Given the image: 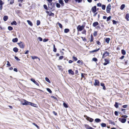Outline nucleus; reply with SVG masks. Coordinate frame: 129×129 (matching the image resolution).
Segmentation results:
<instances>
[{"instance_id": "1", "label": "nucleus", "mask_w": 129, "mask_h": 129, "mask_svg": "<svg viewBox=\"0 0 129 129\" xmlns=\"http://www.w3.org/2000/svg\"><path fill=\"white\" fill-rule=\"evenodd\" d=\"M83 24L82 26L79 25L77 27V29L78 31H81L82 30L84 29V27L85 26L86 23L84 22L83 23Z\"/></svg>"}, {"instance_id": "2", "label": "nucleus", "mask_w": 129, "mask_h": 129, "mask_svg": "<svg viewBox=\"0 0 129 129\" xmlns=\"http://www.w3.org/2000/svg\"><path fill=\"white\" fill-rule=\"evenodd\" d=\"M92 26L94 27H95V28L98 29H100L101 27L100 26V24L99 23L97 22H95L93 23Z\"/></svg>"}, {"instance_id": "3", "label": "nucleus", "mask_w": 129, "mask_h": 129, "mask_svg": "<svg viewBox=\"0 0 129 129\" xmlns=\"http://www.w3.org/2000/svg\"><path fill=\"white\" fill-rule=\"evenodd\" d=\"M21 104L23 105H29V104H31V103L27 101L26 100L23 99L21 101Z\"/></svg>"}, {"instance_id": "4", "label": "nucleus", "mask_w": 129, "mask_h": 129, "mask_svg": "<svg viewBox=\"0 0 129 129\" xmlns=\"http://www.w3.org/2000/svg\"><path fill=\"white\" fill-rule=\"evenodd\" d=\"M111 9V6L110 4H109L107 5L106 9V12L107 13H110Z\"/></svg>"}, {"instance_id": "5", "label": "nucleus", "mask_w": 129, "mask_h": 129, "mask_svg": "<svg viewBox=\"0 0 129 129\" xmlns=\"http://www.w3.org/2000/svg\"><path fill=\"white\" fill-rule=\"evenodd\" d=\"M109 53L107 51H105L104 53L103 54L102 57V58H104L106 56H109Z\"/></svg>"}, {"instance_id": "6", "label": "nucleus", "mask_w": 129, "mask_h": 129, "mask_svg": "<svg viewBox=\"0 0 129 129\" xmlns=\"http://www.w3.org/2000/svg\"><path fill=\"white\" fill-rule=\"evenodd\" d=\"M84 117H85L86 119L87 120L89 121L90 122H92L93 120V119L88 117L86 115H85L84 116Z\"/></svg>"}, {"instance_id": "7", "label": "nucleus", "mask_w": 129, "mask_h": 129, "mask_svg": "<svg viewBox=\"0 0 129 129\" xmlns=\"http://www.w3.org/2000/svg\"><path fill=\"white\" fill-rule=\"evenodd\" d=\"M19 45L20 48H24V43L21 42H20L17 43Z\"/></svg>"}, {"instance_id": "8", "label": "nucleus", "mask_w": 129, "mask_h": 129, "mask_svg": "<svg viewBox=\"0 0 129 129\" xmlns=\"http://www.w3.org/2000/svg\"><path fill=\"white\" fill-rule=\"evenodd\" d=\"M94 85L95 86H100V82L99 81L96 79L95 80L94 83Z\"/></svg>"}, {"instance_id": "9", "label": "nucleus", "mask_w": 129, "mask_h": 129, "mask_svg": "<svg viewBox=\"0 0 129 129\" xmlns=\"http://www.w3.org/2000/svg\"><path fill=\"white\" fill-rule=\"evenodd\" d=\"M92 12L93 13H95L96 11V6H95L92 7L91 9Z\"/></svg>"}, {"instance_id": "10", "label": "nucleus", "mask_w": 129, "mask_h": 129, "mask_svg": "<svg viewBox=\"0 0 129 129\" xmlns=\"http://www.w3.org/2000/svg\"><path fill=\"white\" fill-rule=\"evenodd\" d=\"M46 12L50 16H53V17L54 16V13H53L51 12H49V11H46Z\"/></svg>"}, {"instance_id": "11", "label": "nucleus", "mask_w": 129, "mask_h": 129, "mask_svg": "<svg viewBox=\"0 0 129 129\" xmlns=\"http://www.w3.org/2000/svg\"><path fill=\"white\" fill-rule=\"evenodd\" d=\"M104 60L105 62L103 63V65L105 66L109 63V59L105 58L104 59Z\"/></svg>"}, {"instance_id": "12", "label": "nucleus", "mask_w": 129, "mask_h": 129, "mask_svg": "<svg viewBox=\"0 0 129 129\" xmlns=\"http://www.w3.org/2000/svg\"><path fill=\"white\" fill-rule=\"evenodd\" d=\"M118 120L119 121L123 123H125L126 121V119L125 118H119L118 119Z\"/></svg>"}, {"instance_id": "13", "label": "nucleus", "mask_w": 129, "mask_h": 129, "mask_svg": "<svg viewBox=\"0 0 129 129\" xmlns=\"http://www.w3.org/2000/svg\"><path fill=\"white\" fill-rule=\"evenodd\" d=\"M100 48H99L97 49H95L93 50L90 51L89 52L90 53H91L94 52H96L100 50Z\"/></svg>"}, {"instance_id": "14", "label": "nucleus", "mask_w": 129, "mask_h": 129, "mask_svg": "<svg viewBox=\"0 0 129 129\" xmlns=\"http://www.w3.org/2000/svg\"><path fill=\"white\" fill-rule=\"evenodd\" d=\"M31 81L33 82L35 84H36L37 86H39V84L37 82L35 81L34 79L33 78H31Z\"/></svg>"}, {"instance_id": "15", "label": "nucleus", "mask_w": 129, "mask_h": 129, "mask_svg": "<svg viewBox=\"0 0 129 129\" xmlns=\"http://www.w3.org/2000/svg\"><path fill=\"white\" fill-rule=\"evenodd\" d=\"M58 2L61 5L62 7L64 6V3L63 2V1L62 0H59Z\"/></svg>"}, {"instance_id": "16", "label": "nucleus", "mask_w": 129, "mask_h": 129, "mask_svg": "<svg viewBox=\"0 0 129 129\" xmlns=\"http://www.w3.org/2000/svg\"><path fill=\"white\" fill-rule=\"evenodd\" d=\"M125 18L127 21L129 20V14L127 13L126 14Z\"/></svg>"}, {"instance_id": "17", "label": "nucleus", "mask_w": 129, "mask_h": 129, "mask_svg": "<svg viewBox=\"0 0 129 129\" xmlns=\"http://www.w3.org/2000/svg\"><path fill=\"white\" fill-rule=\"evenodd\" d=\"M77 63H80V64L82 65L83 64V62L82 60H79L77 61Z\"/></svg>"}, {"instance_id": "18", "label": "nucleus", "mask_w": 129, "mask_h": 129, "mask_svg": "<svg viewBox=\"0 0 129 129\" xmlns=\"http://www.w3.org/2000/svg\"><path fill=\"white\" fill-rule=\"evenodd\" d=\"M68 71L69 74H71L72 75H73L74 74V72L72 71V70H68Z\"/></svg>"}, {"instance_id": "19", "label": "nucleus", "mask_w": 129, "mask_h": 129, "mask_svg": "<svg viewBox=\"0 0 129 129\" xmlns=\"http://www.w3.org/2000/svg\"><path fill=\"white\" fill-rule=\"evenodd\" d=\"M84 75H87V74H86L85 73H82L81 74V79H82V78H84L85 79H86V78L84 76Z\"/></svg>"}, {"instance_id": "20", "label": "nucleus", "mask_w": 129, "mask_h": 129, "mask_svg": "<svg viewBox=\"0 0 129 129\" xmlns=\"http://www.w3.org/2000/svg\"><path fill=\"white\" fill-rule=\"evenodd\" d=\"M109 123L113 125H115V124L114 122L112 121L111 120H109Z\"/></svg>"}, {"instance_id": "21", "label": "nucleus", "mask_w": 129, "mask_h": 129, "mask_svg": "<svg viewBox=\"0 0 129 129\" xmlns=\"http://www.w3.org/2000/svg\"><path fill=\"white\" fill-rule=\"evenodd\" d=\"M90 42H93L94 40V38L93 37V36L92 34H91L90 35Z\"/></svg>"}, {"instance_id": "22", "label": "nucleus", "mask_w": 129, "mask_h": 129, "mask_svg": "<svg viewBox=\"0 0 129 129\" xmlns=\"http://www.w3.org/2000/svg\"><path fill=\"white\" fill-rule=\"evenodd\" d=\"M18 41V39L17 38H15L13 39H12V41L14 43H16Z\"/></svg>"}, {"instance_id": "23", "label": "nucleus", "mask_w": 129, "mask_h": 129, "mask_svg": "<svg viewBox=\"0 0 129 129\" xmlns=\"http://www.w3.org/2000/svg\"><path fill=\"white\" fill-rule=\"evenodd\" d=\"M3 19L5 21H6L8 19V17L7 16H4Z\"/></svg>"}, {"instance_id": "24", "label": "nucleus", "mask_w": 129, "mask_h": 129, "mask_svg": "<svg viewBox=\"0 0 129 129\" xmlns=\"http://www.w3.org/2000/svg\"><path fill=\"white\" fill-rule=\"evenodd\" d=\"M101 86H102L103 87V89H104V90L106 89V87H105V84H104V83H101Z\"/></svg>"}, {"instance_id": "25", "label": "nucleus", "mask_w": 129, "mask_h": 129, "mask_svg": "<svg viewBox=\"0 0 129 129\" xmlns=\"http://www.w3.org/2000/svg\"><path fill=\"white\" fill-rule=\"evenodd\" d=\"M27 21L28 22V24L30 26H32L33 25V24L32 22L29 20H27Z\"/></svg>"}, {"instance_id": "26", "label": "nucleus", "mask_w": 129, "mask_h": 129, "mask_svg": "<svg viewBox=\"0 0 129 129\" xmlns=\"http://www.w3.org/2000/svg\"><path fill=\"white\" fill-rule=\"evenodd\" d=\"M121 53L123 55L126 54V52L125 51L124 49H122L121 50Z\"/></svg>"}, {"instance_id": "27", "label": "nucleus", "mask_w": 129, "mask_h": 129, "mask_svg": "<svg viewBox=\"0 0 129 129\" xmlns=\"http://www.w3.org/2000/svg\"><path fill=\"white\" fill-rule=\"evenodd\" d=\"M57 24H58L59 26V27L61 28H62V24L59 23L58 22H57Z\"/></svg>"}, {"instance_id": "28", "label": "nucleus", "mask_w": 129, "mask_h": 129, "mask_svg": "<svg viewBox=\"0 0 129 129\" xmlns=\"http://www.w3.org/2000/svg\"><path fill=\"white\" fill-rule=\"evenodd\" d=\"M13 50L14 52H17L18 51V49L17 47H15L13 48Z\"/></svg>"}, {"instance_id": "29", "label": "nucleus", "mask_w": 129, "mask_h": 129, "mask_svg": "<svg viewBox=\"0 0 129 129\" xmlns=\"http://www.w3.org/2000/svg\"><path fill=\"white\" fill-rule=\"evenodd\" d=\"M81 32V33L82 34H84L85 35H86V30L84 29Z\"/></svg>"}, {"instance_id": "30", "label": "nucleus", "mask_w": 129, "mask_h": 129, "mask_svg": "<svg viewBox=\"0 0 129 129\" xmlns=\"http://www.w3.org/2000/svg\"><path fill=\"white\" fill-rule=\"evenodd\" d=\"M101 120L99 118H96L95 119V121L97 122H99L101 121Z\"/></svg>"}, {"instance_id": "31", "label": "nucleus", "mask_w": 129, "mask_h": 129, "mask_svg": "<svg viewBox=\"0 0 129 129\" xmlns=\"http://www.w3.org/2000/svg\"><path fill=\"white\" fill-rule=\"evenodd\" d=\"M125 6L124 4H122L120 7V9L121 10H123L125 7Z\"/></svg>"}, {"instance_id": "32", "label": "nucleus", "mask_w": 129, "mask_h": 129, "mask_svg": "<svg viewBox=\"0 0 129 129\" xmlns=\"http://www.w3.org/2000/svg\"><path fill=\"white\" fill-rule=\"evenodd\" d=\"M110 41V39L109 38H107L106 39L105 41L108 44L109 42Z\"/></svg>"}, {"instance_id": "33", "label": "nucleus", "mask_w": 129, "mask_h": 129, "mask_svg": "<svg viewBox=\"0 0 129 129\" xmlns=\"http://www.w3.org/2000/svg\"><path fill=\"white\" fill-rule=\"evenodd\" d=\"M70 31V30L69 29L66 28L64 29V32L65 33H67Z\"/></svg>"}, {"instance_id": "34", "label": "nucleus", "mask_w": 129, "mask_h": 129, "mask_svg": "<svg viewBox=\"0 0 129 129\" xmlns=\"http://www.w3.org/2000/svg\"><path fill=\"white\" fill-rule=\"evenodd\" d=\"M51 5L52 6V7L50 8V9L51 10L53 8L55 7V5L54 3H51Z\"/></svg>"}, {"instance_id": "35", "label": "nucleus", "mask_w": 129, "mask_h": 129, "mask_svg": "<svg viewBox=\"0 0 129 129\" xmlns=\"http://www.w3.org/2000/svg\"><path fill=\"white\" fill-rule=\"evenodd\" d=\"M53 51L55 52H56L57 51V49L55 48V44H54L53 45Z\"/></svg>"}, {"instance_id": "36", "label": "nucleus", "mask_w": 129, "mask_h": 129, "mask_svg": "<svg viewBox=\"0 0 129 129\" xmlns=\"http://www.w3.org/2000/svg\"><path fill=\"white\" fill-rule=\"evenodd\" d=\"M11 25H16L17 24V23L15 21H14L12 22L11 23Z\"/></svg>"}, {"instance_id": "37", "label": "nucleus", "mask_w": 129, "mask_h": 129, "mask_svg": "<svg viewBox=\"0 0 129 129\" xmlns=\"http://www.w3.org/2000/svg\"><path fill=\"white\" fill-rule=\"evenodd\" d=\"M102 8L103 10H105L106 8V5H102Z\"/></svg>"}, {"instance_id": "38", "label": "nucleus", "mask_w": 129, "mask_h": 129, "mask_svg": "<svg viewBox=\"0 0 129 129\" xmlns=\"http://www.w3.org/2000/svg\"><path fill=\"white\" fill-rule=\"evenodd\" d=\"M32 124L35 125L38 129H40V127L35 123L32 122Z\"/></svg>"}, {"instance_id": "39", "label": "nucleus", "mask_w": 129, "mask_h": 129, "mask_svg": "<svg viewBox=\"0 0 129 129\" xmlns=\"http://www.w3.org/2000/svg\"><path fill=\"white\" fill-rule=\"evenodd\" d=\"M84 125L86 129H88L89 127H90L88 124H85Z\"/></svg>"}, {"instance_id": "40", "label": "nucleus", "mask_w": 129, "mask_h": 129, "mask_svg": "<svg viewBox=\"0 0 129 129\" xmlns=\"http://www.w3.org/2000/svg\"><path fill=\"white\" fill-rule=\"evenodd\" d=\"M111 18V16H110L109 17H108L107 18L106 21L107 22H108L109 21V20H110V19Z\"/></svg>"}, {"instance_id": "41", "label": "nucleus", "mask_w": 129, "mask_h": 129, "mask_svg": "<svg viewBox=\"0 0 129 129\" xmlns=\"http://www.w3.org/2000/svg\"><path fill=\"white\" fill-rule=\"evenodd\" d=\"M101 126L102 127H104L106 126V125L105 123H102L101 124Z\"/></svg>"}, {"instance_id": "42", "label": "nucleus", "mask_w": 129, "mask_h": 129, "mask_svg": "<svg viewBox=\"0 0 129 129\" xmlns=\"http://www.w3.org/2000/svg\"><path fill=\"white\" fill-rule=\"evenodd\" d=\"M114 106L116 108H117L118 107V103L117 102H116L115 104L114 105Z\"/></svg>"}, {"instance_id": "43", "label": "nucleus", "mask_w": 129, "mask_h": 129, "mask_svg": "<svg viewBox=\"0 0 129 129\" xmlns=\"http://www.w3.org/2000/svg\"><path fill=\"white\" fill-rule=\"evenodd\" d=\"M72 58L73 59L74 61H76L77 60H78L77 58L76 57L74 56H73Z\"/></svg>"}, {"instance_id": "44", "label": "nucleus", "mask_w": 129, "mask_h": 129, "mask_svg": "<svg viewBox=\"0 0 129 129\" xmlns=\"http://www.w3.org/2000/svg\"><path fill=\"white\" fill-rule=\"evenodd\" d=\"M10 1V3L11 4H12L14 3V0H9L8 1Z\"/></svg>"}, {"instance_id": "45", "label": "nucleus", "mask_w": 129, "mask_h": 129, "mask_svg": "<svg viewBox=\"0 0 129 129\" xmlns=\"http://www.w3.org/2000/svg\"><path fill=\"white\" fill-rule=\"evenodd\" d=\"M8 29L9 30H11L13 29V27L11 26H9L8 27Z\"/></svg>"}, {"instance_id": "46", "label": "nucleus", "mask_w": 129, "mask_h": 129, "mask_svg": "<svg viewBox=\"0 0 129 129\" xmlns=\"http://www.w3.org/2000/svg\"><path fill=\"white\" fill-rule=\"evenodd\" d=\"M31 57L33 59H37V58H38V57L35 56H31Z\"/></svg>"}, {"instance_id": "47", "label": "nucleus", "mask_w": 129, "mask_h": 129, "mask_svg": "<svg viewBox=\"0 0 129 129\" xmlns=\"http://www.w3.org/2000/svg\"><path fill=\"white\" fill-rule=\"evenodd\" d=\"M97 31H94L93 33V35L94 36H96L97 35Z\"/></svg>"}, {"instance_id": "48", "label": "nucleus", "mask_w": 129, "mask_h": 129, "mask_svg": "<svg viewBox=\"0 0 129 129\" xmlns=\"http://www.w3.org/2000/svg\"><path fill=\"white\" fill-rule=\"evenodd\" d=\"M40 22L39 20H37V26H38L40 24Z\"/></svg>"}, {"instance_id": "49", "label": "nucleus", "mask_w": 129, "mask_h": 129, "mask_svg": "<svg viewBox=\"0 0 129 129\" xmlns=\"http://www.w3.org/2000/svg\"><path fill=\"white\" fill-rule=\"evenodd\" d=\"M45 79L47 81V82H48L49 83H50V80H49V79L48 78L46 77L45 78Z\"/></svg>"}, {"instance_id": "50", "label": "nucleus", "mask_w": 129, "mask_h": 129, "mask_svg": "<svg viewBox=\"0 0 129 129\" xmlns=\"http://www.w3.org/2000/svg\"><path fill=\"white\" fill-rule=\"evenodd\" d=\"M56 7L58 8H59L61 6L60 4L58 3H57L56 4Z\"/></svg>"}, {"instance_id": "51", "label": "nucleus", "mask_w": 129, "mask_h": 129, "mask_svg": "<svg viewBox=\"0 0 129 129\" xmlns=\"http://www.w3.org/2000/svg\"><path fill=\"white\" fill-rule=\"evenodd\" d=\"M92 60L95 62H96L98 61V59L94 57L92 58Z\"/></svg>"}, {"instance_id": "52", "label": "nucleus", "mask_w": 129, "mask_h": 129, "mask_svg": "<svg viewBox=\"0 0 129 129\" xmlns=\"http://www.w3.org/2000/svg\"><path fill=\"white\" fill-rule=\"evenodd\" d=\"M96 43H97V44L99 45H101V43L99 42V41H96Z\"/></svg>"}, {"instance_id": "53", "label": "nucleus", "mask_w": 129, "mask_h": 129, "mask_svg": "<svg viewBox=\"0 0 129 129\" xmlns=\"http://www.w3.org/2000/svg\"><path fill=\"white\" fill-rule=\"evenodd\" d=\"M112 22H113V24H116L117 23V21H116L114 20H112Z\"/></svg>"}, {"instance_id": "54", "label": "nucleus", "mask_w": 129, "mask_h": 129, "mask_svg": "<svg viewBox=\"0 0 129 129\" xmlns=\"http://www.w3.org/2000/svg\"><path fill=\"white\" fill-rule=\"evenodd\" d=\"M47 91L49 92L50 93H51L52 92V91L50 90V89L49 88H47Z\"/></svg>"}, {"instance_id": "55", "label": "nucleus", "mask_w": 129, "mask_h": 129, "mask_svg": "<svg viewBox=\"0 0 129 129\" xmlns=\"http://www.w3.org/2000/svg\"><path fill=\"white\" fill-rule=\"evenodd\" d=\"M43 7L46 10H48V8L46 5H44Z\"/></svg>"}, {"instance_id": "56", "label": "nucleus", "mask_w": 129, "mask_h": 129, "mask_svg": "<svg viewBox=\"0 0 129 129\" xmlns=\"http://www.w3.org/2000/svg\"><path fill=\"white\" fill-rule=\"evenodd\" d=\"M63 105L66 108H67L68 107V106L65 103H63Z\"/></svg>"}, {"instance_id": "57", "label": "nucleus", "mask_w": 129, "mask_h": 129, "mask_svg": "<svg viewBox=\"0 0 129 129\" xmlns=\"http://www.w3.org/2000/svg\"><path fill=\"white\" fill-rule=\"evenodd\" d=\"M102 4L100 3H98L97 4V6L98 7H100L101 6Z\"/></svg>"}, {"instance_id": "58", "label": "nucleus", "mask_w": 129, "mask_h": 129, "mask_svg": "<svg viewBox=\"0 0 129 129\" xmlns=\"http://www.w3.org/2000/svg\"><path fill=\"white\" fill-rule=\"evenodd\" d=\"M81 38L83 41H86V39L85 37L83 38V37H80Z\"/></svg>"}, {"instance_id": "59", "label": "nucleus", "mask_w": 129, "mask_h": 129, "mask_svg": "<svg viewBox=\"0 0 129 129\" xmlns=\"http://www.w3.org/2000/svg\"><path fill=\"white\" fill-rule=\"evenodd\" d=\"M64 58V57L63 56H60L59 57V60H61Z\"/></svg>"}, {"instance_id": "60", "label": "nucleus", "mask_w": 129, "mask_h": 129, "mask_svg": "<svg viewBox=\"0 0 129 129\" xmlns=\"http://www.w3.org/2000/svg\"><path fill=\"white\" fill-rule=\"evenodd\" d=\"M127 117L128 116L126 115H123L121 116V117L125 118H127Z\"/></svg>"}, {"instance_id": "61", "label": "nucleus", "mask_w": 129, "mask_h": 129, "mask_svg": "<svg viewBox=\"0 0 129 129\" xmlns=\"http://www.w3.org/2000/svg\"><path fill=\"white\" fill-rule=\"evenodd\" d=\"M114 114H115V115L116 116H118V112L116 111H115Z\"/></svg>"}, {"instance_id": "62", "label": "nucleus", "mask_w": 129, "mask_h": 129, "mask_svg": "<svg viewBox=\"0 0 129 129\" xmlns=\"http://www.w3.org/2000/svg\"><path fill=\"white\" fill-rule=\"evenodd\" d=\"M15 59H16L17 60L19 61L20 60V59H19L18 58L17 56H15Z\"/></svg>"}, {"instance_id": "63", "label": "nucleus", "mask_w": 129, "mask_h": 129, "mask_svg": "<svg viewBox=\"0 0 129 129\" xmlns=\"http://www.w3.org/2000/svg\"><path fill=\"white\" fill-rule=\"evenodd\" d=\"M121 111H123L124 114H125V109H121Z\"/></svg>"}, {"instance_id": "64", "label": "nucleus", "mask_w": 129, "mask_h": 129, "mask_svg": "<svg viewBox=\"0 0 129 129\" xmlns=\"http://www.w3.org/2000/svg\"><path fill=\"white\" fill-rule=\"evenodd\" d=\"M38 39L40 41H42L43 40L42 38L40 37H39L38 38Z\"/></svg>"}]
</instances>
